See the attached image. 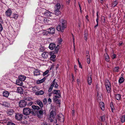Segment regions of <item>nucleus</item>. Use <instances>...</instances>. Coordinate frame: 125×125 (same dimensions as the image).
Returning a JSON list of instances; mask_svg holds the SVG:
<instances>
[{
  "label": "nucleus",
  "mask_w": 125,
  "mask_h": 125,
  "mask_svg": "<svg viewBox=\"0 0 125 125\" xmlns=\"http://www.w3.org/2000/svg\"><path fill=\"white\" fill-rule=\"evenodd\" d=\"M61 25H58L57 27V30L58 31H61L62 32L63 31V30L66 27V20L62 19L61 20Z\"/></svg>",
  "instance_id": "1"
},
{
  "label": "nucleus",
  "mask_w": 125,
  "mask_h": 125,
  "mask_svg": "<svg viewBox=\"0 0 125 125\" xmlns=\"http://www.w3.org/2000/svg\"><path fill=\"white\" fill-rule=\"evenodd\" d=\"M60 7L61 5L59 3H58L55 5V7L54 13L56 16H55V18L54 17V19H56V18H58L60 17L59 16L61 15V13L59 10Z\"/></svg>",
  "instance_id": "2"
},
{
  "label": "nucleus",
  "mask_w": 125,
  "mask_h": 125,
  "mask_svg": "<svg viewBox=\"0 0 125 125\" xmlns=\"http://www.w3.org/2000/svg\"><path fill=\"white\" fill-rule=\"evenodd\" d=\"M49 19L45 18L44 16L43 17L41 16H38L37 18V21L40 23H42L43 22L46 23L48 22L49 21Z\"/></svg>",
  "instance_id": "3"
},
{
  "label": "nucleus",
  "mask_w": 125,
  "mask_h": 125,
  "mask_svg": "<svg viewBox=\"0 0 125 125\" xmlns=\"http://www.w3.org/2000/svg\"><path fill=\"white\" fill-rule=\"evenodd\" d=\"M105 86L107 92L110 93L111 91V86L110 82L107 79L105 80Z\"/></svg>",
  "instance_id": "4"
},
{
  "label": "nucleus",
  "mask_w": 125,
  "mask_h": 125,
  "mask_svg": "<svg viewBox=\"0 0 125 125\" xmlns=\"http://www.w3.org/2000/svg\"><path fill=\"white\" fill-rule=\"evenodd\" d=\"M27 102L24 100H20L19 103V107L21 108L25 107L27 104Z\"/></svg>",
  "instance_id": "5"
},
{
  "label": "nucleus",
  "mask_w": 125,
  "mask_h": 125,
  "mask_svg": "<svg viewBox=\"0 0 125 125\" xmlns=\"http://www.w3.org/2000/svg\"><path fill=\"white\" fill-rule=\"evenodd\" d=\"M7 113L8 115L12 117L15 114V113L13 109H10L8 110Z\"/></svg>",
  "instance_id": "6"
},
{
  "label": "nucleus",
  "mask_w": 125,
  "mask_h": 125,
  "mask_svg": "<svg viewBox=\"0 0 125 125\" xmlns=\"http://www.w3.org/2000/svg\"><path fill=\"white\" fill-rule=\"evenodd\" d=\"M31 112V110L29 108H25L23 109V113L25 115H29Z\"/></svg>",
  "instance_id": "7"
},
{
  "label": "nucleus",
  "mask_w": 125,
  "mask_h": 125,
  "mask_svg": "<svg viewBox=\"0 0 125 125\" xmlns=\"http://www.w3.org/2000/svg\"><path fill=\"white\" fill-rule=\"evenodd\" d=\"M57 119L60 122H63L64 120V117L62 114H60L57 117Z\"/></svg>",
  "instance_id": "8"
},
{
  "label": "nucleus",
  "mask_w": 125,
  "mask_h": 125,
  "mask_svg": "<svg viewBox=\"0 0 125 125\" xmlns=\"http://www.w3.org/2000/svg\"><path fill=\"white\" fill-rule=\"evenodd\" d=\"M23 115L22 114L17 113L16 114L15 117L16 119L18 121H21Z\"/></svg>",
  "instance_id": "9"
},
{
  "label": "nucleus",
  "mask_w": 125,
  "mask_h": 125,
  "mask_svg": "<svg viewBox=\"0 0 125 125\" xmlns=\"http://www.w3.org/2000/svg\"><path fill=\"white\" fill-rule=\"evenodd\" d=\"M52 15L54 16L55 15V13L53 14L48 11H46V12H44L43 15L44 17H49L52 16Z\"/></svg>",
  "instance_id": "10"
},
{
  "label": "nucleus",
  "mask_w": 125,
  "mask_h": 125,
  "mask_svg": "<svg viewBox=\"0 0 125 125\" xmlns=\"http://www.w3.org/2000/svg\"><path fill=\"white\" fill-rule=\"evenodd\" d=\"M55 29L54 28H51L48 29L49 34H53L55 33Z\"/></svg>",
  "instance_id": "11"
},
{
  "label": "nucleus",
  "mask_w": 125,
  "mask_h": 125,
  "mask_svg": "<svg viewBox=\"0 0 125 125\" xmlns=\"http://www.w3.org/2000/svg\"><path fill=\"white\" fill-rule=\"evenodd\" d=\"M55 47L56 45L55 44L53 43H50L49 46V48L51 50L54 49L55 48Z\"/></svg>",
  "instance_id": "12"
},
{
  "label": "nucleus",
  "mask_w": 125,
  "mask_h": 125,
  "mask_svg": "<svg viewBox=\"0 0 125 125\" xmlns=\"http://www.w3.org/2000/svg\"><path fill=\"white\" fill-rule=\"evenodd\" d=\"M49 54V53L48 52H45L42 53V56L43 58L45 59L48 57Z\"/></svg>",
  "instance_id": "13"
},
{
  "label": "nucleus",
  "mask_w": 125,
  "mask_h": 125,
  "mask_svg": "<svg viewBox=\"0 0 125 125\" xmlns=\"http://www.w3.org/2000/svg\"><path fill=\"white\" fill-rule=\"evenodd\" d=\"M12 13L11 10L10 9H9L5 12V14L7 17H10Z\"/></svg>",
  "instance_id": "14"
},
{
  "label": "nucleus",
  "mask_w": 125,
  "mask_h": 125,
  "mask_svg": "<svg viewBox=\"0 0 125 125\" xmlns=\"http://www.w3.org/2000/svg\"><path fill=\"white\" fill-rule=\"evenodd\" d=\"M39 32L41 34L43 35H47L49 34L48 31H47L44 30L41 31H40Z\"/></svg>",
  "instance_id": "15"
},
{
  "label": "nucleus",
  "mask_w": 125,
  "mask_h": 125,
  "mask_svg": "<svg viewBox=\"0 0 125 125\" xmlns=\"http://www.w3.org/2000/svg\"><path fill=\"white\" fill-rule=\"evenodd\" d=\"M54 54V53L52 52H50V55L51 56L50 58V59L51 60H53V61H54V60L53 59H54L56 57L55 55Z\"/></svg>",
  "instance_id": "16"
},
{
  "label": "nucleus",
  "mask_w": 125,
  "mask_h": 125,
  "mask_svg": "<svg viewBox=\"0 0 125 125\" xmlns=\"http://www.w3.org/2000/svg\"><path fill=\"white\" fill-rule=\"evenodd\" d=\"M100 107L101 109L104 111V103L102 102H100Z\"/></svg>",
  "instance_id": "17"
},
{
  "label": "nucleus",
  "mask_w": 125,
  "mask_h": 125,
  "mask_svg": "<svg viewBox=\"0 0 125 125\" xmlns=\"http://www.w3.org/2000/svg\"><path fill=\"white\" fill-rule=\"evenodd\" d=\"M43 114V111L42 110H40L39 111L37 114V115L40 118H42Z\"/></svg>",
  "instance_id": "18"
},
{
  "label": "nucleus",
  "mask_w": 125,
  "mask_h": 125,
  "mask_svg": "<svg viewBox=\"0 0 125 125\" xmlns=\"http://www.w3.org/2000/svg\"><path fill=\"white\" fill-rule=\"evenodd\" d=\"M9 92L7 91H4L3 93V96L6 97H7L9 94Z\"/></svg>",
  "instance_id": "19"
},
{
  "label": "nucleus",
  "mask_w": 125,
  "mask_h": 125,
  "mask_svg": "<svg viewBox=\"0 0 125 125\" xmlns=\"http://www.w3.org/2000/svg\"><path fill=\"white\" fill-rule=\"evenodd\" d=\"M41 72V71L38 70H35L34 72V75L36 76L39 75L41 74L40 72Z\"/></svg>",
  "instance_id": "20"
},
{
  "label": "nucleus",
  "mask_w": 125,
  "mask_h": 125,
  "mask_svg": "<svg viewBox=\"0 0 125 125\" xmlns=\"http://www.w3.org/2000/svg\"><path fill=\"white\" fill-rule=\"evenodd\" d=\"M86 53L87 54L86 55L87 57V63L89 64L90 63V56L88 52H87Z\"/></svg>",
  "instance_id": "21"
},
{
  "label": "nucleus",
  "mask_w": 125,
  "mask_h": 125,
  "mask_svg": "<svg viewBox=\"0 0 125 125\" xmlns=\"http://www.w3.org/2000/svg\"><path fill=\"white\" fill-rule=\"evenodd\" d=\"M50 117L54 118L56 115L55 113L53 110H52L50 113Z\"/></svg>",
  "instance_id": "22"
},
{
  "label": "nucleus",
  "mask_w": 125,
  "mask_h": 125,
  "mask_svg": "<svg viewBox=\"0 0 125 125\" xmlns=\"http://www.w3.org/2000/svg\"><path fill=\"white\" fill-rule=\"evenodd\" d=\"M36 102L37 104L39 105L40 107L42 108L43 107V104L42 102L40 100H38Z\"/></svg>",
  "instance_id": "23"
},
{
  "label": "nucleus",
  "mask_w": 125,
  "mask_h": 125,
  "mask_svg": "<svg viewBox=\"0 0 125 125\" xmlns=\"http://www.w3.org/2000/svg\"><path fill=\"white\" fill-rule=\"evenodd\" d=\"M19 79L22 81H24L26 78V77L23 75H20L18 77Z\"/></svg>",
  "instance_id": "24"
},
{
  "label": "nucleus",
  "mask_w": 125,
  "mask_h": 125,
  "mask_svg": "<svg viewBox=\"0 0 125 125\" xmlns=\"http://www.w3.org/2000/svg\"><path fill=\"white\" fill-rule=\"evenodd\" d=\"M17 92L18 93L20 94H22L23 92V89L21 87H18L17 89Z\"/></svg>",
  "instance_id": "25"
},
{
  "label": "nucleus",
  "mask_w": 125,
  "mask_h": 125,
  "mask_svg": "<svg viewBox=\"0 0 125 125\" xmlns=\"http://www.w3.org/2000/svg\"><path fill=\"white\" fill-rule=\"evenodd\" d=\"M60 92V90H54L52 92V93L53 94H56L58 95L61 96V95L59 93Z\"/></svg>",
  "instance_id": "26"
},
{
  "label": "nucleus",
  "mask_w": 125,
  "mask_h": 125,
  "mask_svg": "<svg viewBox=\"0 0 125 125\" xmlns=\"http://www.w3.org/2000/svg\"><path fill=\"white\" fill-rule=\"evenodd\" d=\"M55 79L53 81L52 83V84L53 85V86H54L56 88H57L58 86V85L57 83L55 82Z\"/></svg>",
  "instance_id": "27"
},
{
  "label": "nucleus",
  "mask_w": 125,
  "mask_h": 125,
  "mask_svg": "<svg viewBox=\"0 0 125 125\" xmlns=\"http://www.w3.org/2000/svg\"><path fill=\"white\" fill-rule=\"evenodd\" d=\"M92 79L91 77L90 76H88L87 78V82L88 84L89 85H90L92 83Z\"/></svg>",
  "instance_id": "28"
},
{
  "label": "nucleus",
  "mask_w": 125,
  "mask_h": 125,
  "mask_svg": "<svg viewBox=\"0 0 125 125\" xmlns=\"http://www.w3.org/2000/svg\"><path fill=\"white\" fill-rule=\"evenodd\" d=\"M31 107L35 110H38L40 109V108L37 105H32L31 106Z\"/></svg>",
  "instance_id": "29"
},
{
  "label": "nucleus",
  "mask_w": 125,
  "mask_h": 125,
  "mask_svg": "<svg viewBox=\"0 0 125 125\" xmlns=\"http://www.w3.org/2000/svg\"><path fill=\"white\" fill-rule=\"evenodd\" d=\"M44 93V92L42 90H41L39 91L36 92L35 93V94L36 95H42Z\"/></svg>",
  "instance_id": "30"
},
{
  "label": "nucleus",
  "mask_w": 125,
  "mask_h": 125,
  "mask_svg": "<svg viewBox=\"0 0 125 125\" xmlns=\"http://www.w3.org/2000/svg\"><path fill=\"white\" fill-rule=\"evenodd\" d=\"M105 60L106 62H108L109 60V55L107 53L104 54Z\"/></svg>",
  "instance_id": "31"
},
{
  "label": "nucleus",
  "mask_w": 125,
  "mask_h": 125,
  "mask_svg": "<svg viewBox=\"0 0 125 125\" xmlns=\"http://www.w3.org/2000/svg\"><path fill=\"white\" fill-rule=\"evenodd\" d=\"M16 83L17 84L21 86L23 84V83L22 81L19 79L17 80Z\"/></svg>",
  "instance_id": "32"
},
{
  "label": "nucleus",
  "mask_w": 125,
  "mask_h": 125,
  "mask_svg": "<svg viewBox=\"0 0 125 125\" xmlns=\"http://www.w3.org/2000/svg\"><path fill=\"white\" fill-rule=\"evenodd\" d=\"M120 119L122 123L124 122L125 121V115H122Z\"/></svg>",
  "instance_id": "33"
},
{
  "label": "nucleus",
  "mask_w": 125,
  "mask_h": 125,
  "mask_svg": "<svg viewBox=\"0 0 125 125\" xmlns=\"http://www.w3.org/2000/svg\"><path fill=\"white\" fill-rule=\"evenodd\" d=\"M115 98L117 100H119L121 97V95L120 94H117L115 96Z\"/></svg>",
  "instance_id": "34"
},
{
  "label": "nucleus",
  "mask_w": 125,
  "mask_h": 125,
  "mask_svg": "<svg viewBox=\"0 0 125 125\" xmlns=\"http://www.w3.org/2000/svg\"><path fill=\"white\" fill-rule=\"evenodd\" d=\"M124 78L123 77H121L119 79L118 82L119 83H122L124 82Z\"/></svg>",
  "instance_id": "35"
},
{
  "label": "nucleus",
  "mask_w": 125,
  "mask_h": 125,
  "mask_svg": "<svg viewBox=\"0 0 125 125\" xmlns=\"http://www.w3.org/2000/svg\"><path fill=\"white\" fill-rule=\"evenodd\" d=\"M32 91L34 92H35L38 90V88L36 86H34L32 87Z\"/></svg>",
  "instance_id": "36"
},
{
  "label": "nucleus",
  "mask_w": 125,
  "mask_h": 125,
  "mask_svg": "<svg viewBox=\"0 0 125 125\" xmlns=\"http://www.w3.org/2000/svg\"><path fill=\"white\" fill-rule=\"evenodd\" d=\"M119 68L118 66L115 67L113 71L115 72H118L119 70Z\"/></svg>",
  "instance_id": "37"
},
{
  "label": "nucleus",
  "mask_w": 125,
  "mask_h": 125,
  "mask_svg": "<svg viewBox=\"0 0 125 125\" xmlns=\"http://www.w3.org/2000/svg\"><path fill=\"white\" fill-rule=\"evenodd\" d=\"M13 17H11V18H13L15 19H17L18 17V15L16 14H13Z\"/></svg>",
  "instance_id": "38"
},
{
  "label": "nucleus",
  "mask_w": 125,
  "mask_h": 125,
  "mask_svg": "<svg viewBox=\"0 0 125 125\" xmlns=\"http://www.w3.org/2000/svg\"><path fill=\"white\" fill-rule=\"evenodd\" d=\"M60 46L59 45H57L56 47H55V52L56 53H57L58 51L59 50V49Z\"/></svg>",
  "instance_id": "39"
},
{
  "label": "nucleus",
  "mask_w": 125,
  "mask_h": 125,
  "mask_svg": "<svg viewBox=\"0 0 125 125\" xmlns=\"http://www.w3.org/2000/svg\"><path fill=\"white\" fill-rule=\"evenodd\" d=\"M60 97L61 96L59 95L55 96L53 97V99L54 101H56L57 100V98H60Z\"/></svg>",
  "instance_id": "40"
},
{
  "label": "nucleus",
  "mask_w": 125,
  "mask_h": 125,
  "mask_svg": "<svg viewBox=\"0 0 125 125\" xmlns=\"http://www.w3.org/2000/svg\"><path fill=\"white\" fill-rule=\"evenodd\" d=\"M101 121L102 122H104L105 120V115H103L101 117Z\"/></svg>",
  "instance_id": "41"
},
{
  "label": "nucleus",
  "mask_w": 125,
  "mask_h": 125,
  "mask_svg": "<svg viewBox=\"0 0 125 125\" xmlns=\"http://www.w3.org/2000/svg\"><path fill=\"white\" fill-rule=\"evenodd\" d=\"M117 2L116 1H115L113 3L112 6L113 7H115L117 5Z\"/></svg>",
  "instance_id": "42"
},
{
  "label": "nucleus",
  "mask_w": 125,
  "mask_h": 125,
  "mask_svg": "<svg viewBox=\"0 0 125 125\" xmlns=\"http://www.w3.org/2000/svg\"><path fill=\"white\" fill-rule=\"evenodd\" d=\"M84 39L85 41H86L87 39L88 34L87 33H85L84 34Z\"/></svg>",
  "instance_id": "43"
},
{
  "label": "nucleus",
  "mask_w": 125,
  "mask_h": 125,
  "mask_svg": "<svg viewBox=\"0 0 125 125\" xmlns=\"http://www.w3.org/2000/svg\"><path fill=\"white\" fill-rule=\"evenodd\" d=\"M62 38H60L59 40H58V44H61L62 43Z\"/></svg>",
  "instance_id": "44"
},
{
  "label": "nucleus",
  "mask_w": 125,
  "mask_h": 125,
  "mask_svg": "<svg viewBox=\"0 0 125 125\" xmlns=\"http://www.w3.org/2000/svg\"><path fill=\"white\" fill-rule=\"evenodd\" d=\"M44 50V48L42 47H40V49H39V51L40 52H43Z\"/></svg>",
  "instance_id": "45"
},
{
  "label": "nucleus",
  "mask_w": 125,
  "mask_h": 125,
  "mask_svg": "<svg viewBox=\"0 0 125 125\" xmlns=\"http://www.w3.org/2000/svg\"><path fill=\"white\" fill-rule=\"evenodd\" d=\"M44 80L43 79H42L41 80H40L38 81L37 82V83L39 84V83H42L43 82H44Z\"/></svg>",
  "instance_id": "46"
},
{
  "label": "nucleus",
  "mask_w": 125,
  "mask_h": 125,
  "mask_svg": "<svg viewBox=\"0 0 125 125\" xmlns=\"http://www.w3.org/2000/svg\"><path fill=\"white\" fill-rule=\"evenodd\" d=\"M44 80L43 79H42L41 80H40L38 81L37 82V83L39 84V83H42L43 82H44Z\"/></svg>",
  "instance_id": "47"
},
{
  "label": "nucleus",
  "mask_w": 125,
  "mask_h": 125,
  "mask_svg": "<svg viewBox=\"0 0 125 125\" xmlns=\"http://www.w3.org/2000/svg\"><path fill=\"white\" fill-rule=\"evenodd\" d=\"M112 59H113L115 58L116 57V55L115 54H113L111 56Z\"/></svg>",
  "instance_id": "48"
},
{
  "label": "nucleus",
  "mask_w": 125,
  "mask_h": 125,
  "mask_svg": "<svg viewBox=\"0 0 125 125\" xmlns=\"http://www.w3.org/2000/svg\"><path fill=\"white\" fill-rule=\"evenodd\" d=\"M49 71L48 70H46L45 72H44L43 73V75L45 76L46 75L49 73Z\"/></svg>",
  "instance_id": "49"
},
{
  "label": "nucleus",
  "mask_w": 125,
  "mask_h": 125,
  "mask_svg": "<svg viewBox=\"0 0 125 125\" xmlns=\"http://www.w3.org/2000/svg\"><path fill=\"white\" fill-rule=\"evenodd\" d=\"M7 125H15V124L13 123L9 122L8 123Z\"/></svg>",
  "instance_id": "50"
},
{
  "label": "nucleus",
  "mask_w": 125,
  "mask_h": 125,
  "mask_svg": "<svg viewBox=\"0 0 125 125\" xmlns=\"http://www.w3.org/2000/svg\"><path fill=\"white\" fill-rule=\"evenodd\" d=\"M33 104V103L32 101H30V102L28 104H27V105H28L29 106H31Z\"/></svg>",
  "instance_id": "51"
},
{
  "label": "nucleus",
  "mask_w": 125,
  "mask_h": 125,
  "mask_svg": "<svg viewBox=\"0 0 125 125\" xmlns=\"http://www.w3.org/2000/svg\"><path fill=\"white\" fill-rule=\"evenodd\" d=\"M3 28L1 24L0 23V32L1 31L3 30Z\"/></svg>",
  "instance_id": "52"
},
{
  "label": "nucleus",
  "mask_w": 125,
  "mask_h": 125,
  "mask_svg": "<svg viewBox=\"0 0 125 125\" xmlns=\"http://www.w3.org/2000/svg\"><path fill=\"white\" fill-rule=\"evenodd\" d=\"M77 82L78 85H79L80 83V80L79 79H77Z\"/></svg>",
  "instance_id": "53"
},
{
  "label": "nucleus",
  "mask_w": 125,
  "mask_h": 125,
  "mask_svg": "<svg viewBox=\"0 0 125 125\" xmlns=\"http://www.w3.org/2000/svg\"><path fill=\"white\" fill-rule=\"evenodd\" d=\"M111 108L112 112H113V110L114 109V108L113 106V104H112V106H111Z\"/></svg>",
  "instance_id": "54"
},
{
  "label": "nucleus",
  "mask_w": 125,
  "mask_h": 125,
  "mask_svg": "<svg viewBox=\"0 0 125 125\" xmlns=\"http://www.w3.org/2000/svg\"><path fill=\"white\" fill-rule=\"evenodd\" d=\"M60 100L59 99H57L56 101H55L56 102V103L58 104H59L60 103Z\"/></svg>",
  "instance_id": "55"
},
{
  "label": "nucleus",
  "mask_w": 125,
  "mask_h": 125,
  "mask_svg": "<svg viewBox=\"0 0 125 125\" xmlns=\"http://www.w3.org/2000/svg\"><path fill=\"white\" fill-rule=\"evenodd\" d=\"M75 112V111L74 110H72V115L73 116H74V113Z\"/></svg>",
  "instance_id": "56"
},
{
  "label": "nucleus",
  "mask_w": 125,
  "mask_h": 125,
  "mask_svg": "<svg viewBox=\"0 0 125 125\" xmlns=\"http://www.w3.org/2000/svg\"><path fill=\"white\" fill-rule=\"evenodd\" d=\"M43 102L45 104L47 103L46 99L45 98H44L43 100Z\"/></svg>",
  "instance_id": "57"
},
{
  "label": "nucleus",
  "mask_w": 125,
  "mask_h": 125,
  "mask_svg": "<svg viewBox=\"0 0 125 125\" xmlns=\"http://www.w3.org/2000/svg\"><path fill=\"white\" fill-rule=\"evenodd\" d=\"M48 102H50V103H49V104H50L51 102H52L51 99L50 98H49L48 99Z\"/></svg>",
  "instance_id": "58"
},
{
  "label": "nucleus",
  "mask_w": 125,
  "mask_h": 125,
  "mask_svg": "<svg viewBox=\"0 0 125 125\" xmlns=\"http://www.w3.org/2000/svg\"><path fill=\"white\" fill-rule=\"evenodd\" d=\"M72 38L73 39V44H74V37L73 35V34H72Z\"/></svg>",
  "instance_id": "59"
},
{
  "label": "nucleus",
  "mask_w": 125,
  "mask_h": 125,
  "mask_svg": "<svg viewBox=\"0 0 125 125\" xmlns=\"http://www.w3.org/2000/svg\"><path fill=\"white\" fill-rule=\"evenodd\" d=\"M74 67L75 69V72H76L77 69L76 68V67L77 66L76 65H74Z\"/></svg>",
  "instance_id": "60"
},
{
  "label": "nucleus",
  "mask_w": 125,
  "mask_h": 125,
  "mask_svg": "<svg viewBox=\"0 0 125 125\" xmlns=\"http://www.w3.org/2000/svg\"><path fill=\"white\" fill-rule=\"evenodd\" d=\"M71 75H72V77L73 79V80L74 78V76L73 74V73H72Z\"/></svg>",
  "instance_id": "61"
},
{
  "label": "nucleus",
  "mask_w": 125,
  "mask_h": 125,
  "mask_svg": "<svg viewBox=\"0 0 125 125\" xmlns=\"http://www.w3.org/2000/svg\"><path fill=\"white\" fill-rule=\"evenodd\" d=\"M53 87V85H52H52H51V86H50V87H49V88H50V89H51L52 90Z\"/></svg>",
  "instance_id": "62"
},
{
  "label": "nucleus",
  "mask_w": 125,
  "mask_h": 125,
  "mask_svg": "<svg viewBox=\"0 0 125 125\" xmlns=\"http://www.w3.org/2000/svg\"><path fill=\"white\" fill-rule=\"evenodd\" d=\"M88 15H86V19L87 20V21H89V19H88Z\"/></svg>",
  "instance_id": "63"
},
{
  "label": "nucleus",
  "mask_w": 125,
  "mask_h": 125,
  "mask_svg": "<svg viewBox=\"0 0 125 125\" xmlns=\"http://www.w3.org/2000/svg\"><path fill=\"white\" fill-rule=\"evenodd\" d=\"M96 16H97L96 19H99V15H98V12H97V13Z\"/></svg>",
  "instance_id": "64"
}]
</instances>
